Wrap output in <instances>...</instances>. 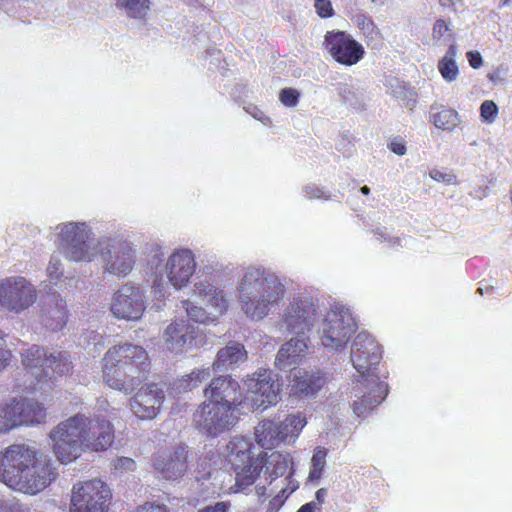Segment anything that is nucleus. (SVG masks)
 I'll return each mask as SVG.
<instances>
[{"instance_id": "obj_24", "label": "nucleus", "mask_w": 512, "mask_h": 512, "mask_svg": "<svg viewBox=\"0 0 512 512\" xmlns=\"http://www.w3.org/2000/svg\"><path fill=\"white\" fill-rule=\"evenodd\" d=\"M103 379L110 388L129 394L140 385L144 377L139 375L137 367L126 369L123 366L105 362Z\"/></svg>"}, {"instance_id": "obj_63", "label": "nucleus", "mask_w": 512, "mask_h": 512, "mask_svg": "<svg viewBox=\"0 0 512 512\" xmlns=\"http://www.w3.org/2000/svg\"><path fill=\"white\" fill-rule=\"evenodd\" d=\"M397 242H398V240H393V243L391 244V246H394Z\"/></svg>"}, {"instance_id": "obj_25", "label": "nucleus", "mask_w": 512, "mask_h": 512, "mask_svg": "<svg viewBox=\"0 0 512 512\" xmlns=\"http://www.w3.org/2000/svg\"><path fill=\"white\" fill-rule=\"evenodd\" d=\"M187 458L186 448L179 446L173 452L156 456L154 467L166 480H177L187 471Z\"/></svg>"}, {"instance_id": "obj_57", "label": "nucleus", "mask_w": 512, "mask_h": 512, "mask_svg": "<svg viewBox=\"0 0 512 512\" xmlns=\"http://www.w3.org/2000/svg\"><path fill=\"white\" fill-rule=\"evenodd\" d=\"M319 510L318 505L315 502H309L303 505L297 512H316Z\"/></svg>"}, {"instance_id": "obj_29", "label": "nucleus", "mask_w": 512, "mask_h": 512, "mask_svg": "<svg viewBox=\"0 0 512 512\" xmlns=\"http://www.w3.org/2000/svg\"><path fill=\"white\" fill-rule=\"evenodd\" d=\"M429 120L443 131H453L461 122L459 113L449 107L433 104L429 111Z\"/></svg>"}, {"instance_id": "obj_30", "label": "nucleus", "mask_w": 512, "mask_h": 512, "mask_svg": "<svg viewBox=\"0 0 512 512\" xmlns=\"http://www.w3.org/2000/svg\"><path fill=\"white\" fill-rule=\"evenodd\" d=\"M21 425L40 424L46 420V408L34 399H17Z\"/></svg>"}, {"instance_id": "obj_20", "label": "nucleus", "mask_w": 512, "mask_h": 512, "mask_svg": "<svg viewBox=\"0 0 512 512\" xmlns=\"http://www.w3.org/2000/svg\"><path fill=\"white\" fill-rule=\"evenodd\" d=\"M199 334V329L193 324L184 319H176L164 329L162 340L167 350L181 354L197 347Z\"/></svg>"}, {"instance_id": "obj_22", "label": "nucleus", "mask_w": 512, "mask_h": 512, "mask_svg": "<svg viewBox=\"0 0 512 512\" xmlns=\"http://www.w3.org/2000/svg\"><path fill=\"white\" fill-rule=\"evenodd\" d=\"M104 362L128 367H137L139 375L145 377L149 367L148 353L138 345L124 343L111 347L105 354Z\"/></svg>"}, {"instance_id": "obj_55", "label": "nucleus", "mask_w": 512, "mask_h": 512, "mask_svg": "<svg viewBox=\"0 0 512 512\" xmlns=\"http://www.w3.org/2000/svg\"><path fill=\"white\" fill-rule=\"evenodd\" d=\"M388 147L396 155L402 156L406 153V146L401 141H391Z\"/></svg>"}, {"instance_id": "obj_49", "label": "nucleus", "mask_w": 512, "mask_h": 512, "mask_svg": "<svg viewBox=\"0 0 512 512\" xmlns=\"http://www.w3.org/2000/svg\"><path fill=\"white\" fill-rule=\"evenodd\" d=\"M354 21L359 29L364 33H372L375 29V25L371 18L364 14H358L355 16Z\"/></svg>"}, {"instance_id": "obj_3", "label": "nucleus", "mask_w": 512, "mask_h": 512, "mask_svg": "<svg viewBox=\"0 0 512 512\" xmlns=\"http://www.w3.org/2000/svg\"><path fill=\"white\" fill-rule=\"evenodd\" d=\"M380 346L367 332H360L354 339L351 347L350 360L359 374L352 395L357 398L353 401V412L363 416L366 412L379 405L388 394V387L381 381L377 366L381 360Z\"/></svg>"}, {"instance_id": "obj_62", "label": "nucleus", "mask_w": 512, "mask_h": 512, "mask_svg": "<svg viewBox=\"0 0 512 512\" xmlns=\"http://www.w3.org/2000/svg\"><path fill=\"white\" fill-rule=\"evenodd\" d=\"M511 0H500L502 6H508Z\"/></svg>"}, {"instance_id": "obj_13", "label": "nucleus", "mask_w": 512, "mask_h": 512, "mask_svg": "<svg viewBox=\"0 0 512 512\" xmlns=\"http://www.w3.org/2000/svg\"><path fill=\"white\" fill-rule=\"evenodd\" d=\"M22 364L27 373L40 381L42 378H53L71 371L72 363L67 352L55 351L50 354L44 349L33 346L22 354Z\"/></svg>"}, {"instance_id": "obj_37", "label": "nucleus", "mask_w": 512, "mask_h": 512, "mask_svg": "<svg viewBox=\"0 0 512 512\" xmlns=\"http://www.w3.org/2000/svg\"><path fill=\"white\" fill-rule=\"evenodd\" d=\"M338 94L346 104L355 109H360L364 106L365 96L360 87L348 83H340Z\"/></svg>"}, {"instance_id": "obj_17", "label": "nucleus", "mask_w": 512, "mask_h": 512, "mask_svg": "<svg viewBox=\"0 0 512 512\" xmlns=\"http://www.w3.org/2000/svg\"><path fill=\"white\" fill-rule=\"evenodd\" d=\"M146 291L140 285L123 284L112 296L110 309L121 320L137 321L146 310Z\"/></svg>"}, {"instance_id": "obj_42", "label": "nucleus", "mask_w": 512, "mask_h": 512, "mask_svg": "<svg viewBox=\"0 0 512 512\" xmlns=\"http://www.w3.org/2000/svg\"><path fill=\"white\" fill-rule=\"evenodd\" d=\"M498 113L497 105L491 100H485L480 106V115L484 122L493 123Z\"/></svg>"}, {"instance_id": "obj_12", "label": "nucleus", "mask_w": 512, "mask_h": 512, "mask_svg": "<svg viewBox=\"0 0 512 512\" xmlns=\"http://www.w3.org/2000/svg\"><path fill=\"white\" fill-rule=\"evenodd\" d=\"M246 412L265 409L279 400L280 384L277 375L269 369H259L244 380Z\"/></svg>"}, {"instance_id": "obj_26", "label": "nucleus", "mask_w": 512, "mask_h": 512, "mask_svg": "<svg viewBox=\"0 0 512 512\" xmlns=\"http://www.w3.org/2000/svg\"><path fill=\"white\" fill-rule=\"evenodd\" d=\"M289 379L292 392L299 396H313L326 383V378L320 371L308 372L303 369L291 370Z\"/></svg>"}, {"instance_id": "obj_11", "label": "nucleus", "mask_w": 512, "mask_h": 512, "mask_svg": "<svg viewBox=\"0 0 512 512\" xmlns=\"http://www.w3.org/2000/svg\"><path fill=\"white\" fill-rule=\"evenodd\" d=\"M240 411L227 404L204 400L193 414L195 427L208 436H218L231 430L239 421Z\"/></svg>"}, {"instance_id": "obj_58", "label": "nucleus", "mask_w": 512, "mask_h": 512, "mask_svg": "<svg viewBox=\"0 0 512 512\" xmlns=\"http://www.w3.org/2000/svg\"><path fill=\"white\" fill-rule=\"evenodd\" d=\"M326 496H327V489H325V488L318 489L315 494V497L319 503H323Z\"/></svg>"}, {"instance_id": "obj_41", "label": "nucleus", "mask_w": 512, "mask_h": 512, "mask_svg": "<svg viewBox=\"0 0 512 512\" xmlns=\"http://www.w3.org/2000/svg\"><path fill=\"white\" fill-rule=\"evenodd\" d=\"M64 267L62 260L58 255H52L46 267V275L51 283L57 284L63 277Z\"/></svg>"}, {"instance_id": "obj_5", "label": "nucleus", "mask_w": 512, "mask_h": 512, "mask_svg": "<svg viewBox=\"0 0 512 512\" xmlns=\"http://www.w3.org/2000/svg\"><path fill=\"white\" fill-rule=\"evenodd\" d=\"M54 238L61 253L70 262L91 263L98 255L94 231L85 221H67L56 225Z\"/></svg>"}, {"instance_id": "obj_36", "label": "nucleus", "mask_w": 512, "mask_h": 512, "mask_svg": "<svg viewBox=\"0 0 512 512\" xmlns=\"http://www.w3.org/2000/svg\"><path fill=\"white\" fill-rule=\"evenodd\" d=\"M17 399L0 407V433L21 425Z\"/></svg>"}, {"instance_id": "obj_44", "label": "nucleus", "mask_w": 512, "mask_h": 512, "mask_svg": "<svg viewBox=\"0 0 512 512\" xmlns=\"http://www.w3.org/2000/svg\"><path fill=\"white\" fill-rule=\"evenodd\" d=\"M316 13L321 18H330L334 15V9L330 0H313Z\"/></svg>"}, {"instance_id": "obj_32", "label": "nucleus", "mask_w": 512, "mask_h": 512, "mask_svg": "<svg viewBox=\"0 0 512 512\" xmlns=\"http://www.w3.org/2000/svg\"><path fill=\"white\" fill-rule=\"evenodd\" d=\"M67 321V304L62 298L57 299L54 305L44 309L42 322L50 330L62 329Z\"/></svg>"}, {"instance_id": "obj_56", "label": "nucleus", "mask_w": 512, "mask_h": 512, "mask_svg": "<svg viewBox=\"0 0 512 512\" xmlns=\"http://www.w3.org/2000/svg\"><path fill=\"white\" fill-rule=\"evenodd\" d=\"M9 512H34V510L25 504H14L10 507Z\"/></svg>"}, {"instance_id": "obj_6", "label": "nucleus", "mask_w": 512, "mask_h": 512, "mask_svg": "<svg viewBox=\"0 0 512 512\" xmlns=\"http://www.w3.org/2000/svg\"><path fill=\"white\" fill-rule=\"evenodd\" d=\"M197 268L196 256L192 250L180 248L174 250L165 260L162 272L154 273L148 280L151 293L158 299L169 294L170 286L176 290L186 288Z\"/></svg>"}, {"instance_id": "obj_4", "label": "nucleus", "mask_w": 512, "mask_h": 512, "mask_svg": "<svg viewBox=\"0 0 512 512\" xmlns=\"http://www.w3.org/2000/svg\"><path fill=\"white\" fill-rule=\"evenodd\" d=\"M287 292L284 280L262 266H248L239 275L236 295L240 311L252 321L265 319Z\"/></svg>"}, {"instance_id": "obj_50", "label": "nucleus", "mask_w": 512, "mask_h": 512, "mask_svg": "<svg viewBox=\"0 0 512 512\" xmlns=\"http://www.w3.org/2000/svg\"><path fill=\"white\" fill-rule=\"evenodd\" d=\"M430 177L432 179H434L435 181H437V182H445V183H448V184H453L454 180H455L453 175L444 173V172L439 171V170L431 171L430 172Z\"/></svg>"}, {"instance_id": "obj_61", "label": "nucleus", "mask_w": 512, "mask_h": 512, "mask_svg": "<svg viewBox=\"0 0 512 512\" xmlns=\"http://www.w3.org/2000/svg\"><path fill=\"white\" fill-rule=\"evenodd\" d=\"M361 192L365 195H368L370 193V188L367 186L361 187Z\"/></svg>"}, {"instance_id": "obj_15", "label": "nucleus", "mask_w": 512, "mask_h": 512, "mask_svg": "<svg viewBox=\"0 0 512 512\" xmlns=\"http://www.w3.org/2000/svg\"><path fill=\"white\" fill-rule=\"evenodd\" d=\"M36 287L23 276H10L0 281V308L19 314L37 300Z\"/></svg>"}, {"instance_id": "obj_2", "label": "nucleus", "mask_w": 512, "mask_h": 512, "mask_svg": "<svg viewBox=\"0 0 512 512\" xmlns=\"http://www.w3.org/2000/svg\"><path fill=\"white\" fill-rule=\"evenodd\" d=\"M52 460L24 444H13L0 452V481L9 488L36 495L57 478Z\"/></svg>"}, {"instance_id": "obj_39", "label": "nucleus", "mask_w": 512, "mask_h": 512, "mask_svg": "<svg viewBox=\"0 0 512 512\" xmlns=\"http://www.w3.org/2000/svg\"><path fill=\"white\" fill-rule=\"evenodd\" d=\"M116 7L130 18L142 19L150 10V0H117Z\"/></svg>"}, {"instance_id": "obj_8", "label": "nucleus", "mask_w": 512, "mask_h": 512, "mask_svg": "<svg viewBox=\"0 0 512 512\" xmlns=\"http://www.w3.org/2000/svg\"><path fill=\"white\" fill-rule=\"evenodd\" d=\"M321 315L318 301L299 293L291 297L282 309L278 326L283 332L305 334L315 326Z\"/></svg>"}, {"instance_id": "obj_51", "label": "nucleus", "mask_w": 512, "mask_h": 512, "mask_svg": "<svg viewBox=\"0 0 512 512\" xmlns=\"http://www.w3.org/2000/svg\"><path fill=\"white\" fill-rule=\"evenodd\" d=\"M467 60L470 64V66L474 69H478L483 64V59L481 54L478 51H468L467 54Z\"/></svg>"}, {"instance_id": "obj_1", "label": "nucleus", "mask_w": 512, "mask_h": 512, "mask_svg": "<svg viewBox=\"0 0 512 512\" xmlns=\"http://www.w3.org/2000/svg\"><path fill=\"white\" fill-rule=\"evenodd\" d=\"M114 438V427L109 420L90 419L81 413L59 422L49 432L52 452L64 465L78 459L83 452L106 451Z\"/></svg>"}, {"instance_id": "obj_59", "label": "nucleus", "mask_w": 512, "mask_h": 512, "mask_svg": "<svg viewBox=\"0 0 512 512\" xmlns=\"http://www.w3.org/2000/svg\"><path fill=\"white\" fill-rule=\"evenodd\" d=\"M461 0H439L440 5L445 8H453Z\"/></svg>"}, {"instance_id": "obj_34", "label": "nucleus", "mask_w": 512, "mask_h": 512, "mask_svg": "<svg viewBox=\"0 0 512 512\" xmlns=\"http://www.w3.org/2000/svg\"><path fill=\"white\" fill-rule=\"evenodd\" d=\"M306 424V418L299 412L287 416L280 424H278L282 442L293 443L298 438Z\"/></svg>"}, {"instance_id": "obj_47", "label": "nucleus", "mask_w": 512, "mask_h": 512, "mask_svg": "<svg viewBox=\"0 0 512 512\" xmlns=\"http://www.w3.org/2000/svg\"><path fill=\"white\" fill-rule=\"evenodd\" d=\"M299 99V93L292 88H286L279 93V100L287 107L296 106Z\"/></svg>"}, {"instance_id": "obj_14", "label": "nucleus", "mask_w": 512, "mask_h": 512, "mask_svg": "<svg viewBox=\"0 0 512 512\" xmlns=\"http://www.w3.org/2000/svg\"><path fill=\"white\" fill-rule=\"evenodd\" d=\"M112 493L100 479L76 482L71 489L70 512H108Z\"/></svg>"}, {"instance_id": "obj_28", "label": "nucleus", "mask_w": 512, "mask_h": 512, "mask_svg": "<svg viewBox=\"0 0 512 512\" xmlns=\"http://www.w3.org/2000/svg\"><path fill=\"white\" fill-rule=\"evenodd\" d=\"M247 359V351L243 344L238 342H229L226 346L218 350L212 367L214 370L233 369L244 363Z\"/></svg>"}, {"instance_id": "obj_46", "label": "nucleus", "mask_w": 512, "mask_h": 512, "mask_svg": "<svg viewBox=\"0 0 512 512\" xmlns=\"http://www.w3.org/2000/svg\"><path fill=\"white\" fill-rule=\"evenodd\" d=\"M113 467L119 473L132 472L136 469V462L129 457H118L113 461Z\"/></svg>"}, {"instance_id": "obj_45", "label": "nucleus", "mask_w": 512, "mask_h": 512, "mask_svg": "<svg viewBox=\"0 0 512 512\" xmlns=\"http://www.w3.org/2000/svg\"><path fill=\"white\" fill-rule=\"evenodd\" d=\"M11 357L12 352L6 344L5 334L0 331V371L9 365Z\"/></svg>"}, {"instance_id": "obj_38", "label": "nucleus", "mask_w": 512, "mask_h": 512, "mask_svg": "<svg viewBox=\"0 0 512 512\" xmlns=\"http://www.w3.org/2000/svg\"><path fill=\"white\" fill-rule=\"evenodd\" d=\"M209 368H196L191 373L183 376L175 383L179 391H189L198 387L203 381L210 377Z\"/></svg>"}, {"instance_id": "obj_16", "label": "nucleus", "mask_w": 512, "mask_h": 512, "mask_svg": "<svg viewBox=\"0 0 512 512\" xmlns=\"http://www.w3.org/2000/svg\"><path fill=\"white\" fill-rule=\"evenodd\" d=\"M264 458V476L271 484L278 477H282L289 471V477L284 481H288L286 487H281L277 495L270 501L272 508H277L283 504L284 500L298 488V483L291 478L294 473L293 461L290 453L273 451L270 454L267 452L260 453Z\"/></svg>"}, {"instance_id": "obj_53", "label": "nucleus", "mask_w": 512, "mask_h": 512, "mask_svg": "<svg viewBox=\"0 0 512 512\" xmlns=\"http://www.w3.org/2000/svg\"><path fill=\"white\" fill-rule=\"evenodd\" d=\"M230 507V504L227 502H217L213 506H208L199 512H227Z\"/></svg>"}, {"instance_id": "obj_64", "label": "nucleus", "mask_w": 512, "mask_h": 512, "mask_svg": "<svg viewBox=\"0 0 512 512\" xmlns=\"http://www.w3.org/2000/svg\"><path fill=\"white\" fill-rule=\"evenodd\" d=\"M477 291H478L480 294H482V293H483L482 288H478V290H477Z\"/></svg>"}, {"instance_id": "obj_54", "label": "nucleus", "mask_w": 512, "mask_h": 512, "mask_svg": "<svg viewBox=\"0 0 512 512\" xmlns=\"http://www.w3.org/2000/svg\"><path fill=\"white\" fill-rule=\"evenodd\" d=\"M247 112L250 113L255 119H258L259 121H261L264 124H267L268 122H270L269 117L265 116L264 113L255 106L249 107L247 109Z\"/></svg>"}, {"instance_id": "obj_19", "label": "nucleus", "mask_w": 512, "mask_h": 512, "mask_svg": "<svg viewBox=\"0 0 512 512\" xmlns=\"http://www.w3.org/2000/svg\"><path fill=\"white\" fill-rule=\"evenodd\" d=\"M323 44L335 61L346 66L357 64L364 56L362 45L343 31H328Z\"/></svg>"}, {"instance_id": "obj_40", "label": "nucleus", "mask_w": 512, "mask_h": 512, "mask_svg": "<svg viewBox=\"0 0 512 512\" xmlns=\"http://www.w3.org/2000/svg\"><path fill=\"white\" fill-rule=\"evenodd\" d=\"M182 308L186 311L187 316L198 323L211 324L215 323L216 319L212 314L206 311L203 307L197 306L189 300L182 301Z\"/></svg>"}, {"instance_id": "obj_9", "label": "nucleus", "mask_w": 512, "mask_h": 512, "mask_svg": "<svg viewBox=\"0 0 512 512\" xmlns=\"http://www.w3.org/2000/svg\"><path fill=\"white\" fill-rule=\"evenodd\" d=\"M97 246L104 272L118 279L125 278L132 272L137 257L133 243L103 237L97 240Z\"/></svg>"}, {"instance_id": "obj_7", "label": "nucleus", "mask_w": 512, "mask_h": 512, "mask_svg": "<svg viewBox=\"0 0 512 512\" xmlns=\"http://www.w3.org/2000/svg\"><path fill=\"white\" fill-rule=\"evenodd\" d=\"M254 446L244 437H233L227 444V457L235 474L231 492L239 493L250 487L264 468V458L256 454Z\"/></svg>"}, {"instance_id": "obj_43", "label": "nucleus", "mask_w": 512, "mask_h": 512, "mask_svg": "<svg viewBox=\"0 0 512 512\" xmlns=\"http://www.w3.org/2000/svg\"><path fill=\"white\" fill-rule=\"evenodd\" d=\"M450 28L448 24L442 20L439 19L435 22L433 29H432V37L433 39L439 41V40H448L450 38Z\"/></svg>"}, {"instance_id": "obj_33", "label": "nucleus", "mask_w": 512, "mask_h": 512, "mask_svg": "<svg viewBox=\"0 0 512 512\" xmlns=\"http://www.w3.org/2000/svg\"><path fill=\"white\" fill-rule=\"evenodd\" d=\"M457 54V45L454 43L450 44L445 55L438 61L437 69L447 83L455 82L459 77L460 71L456 61Z\"/></svg>"}, {"instance_id": "obj_18", "label": "nucleus", "mask_w": 512, "mask_h": 512, "mask_svg": "<svg viewBox=\"0 0 512 512\" xmlns=\"http://www.w3.org/2000/svg\"><path fill=\"white\" fill-rule=\"evenodd\" d=\"M205 400L218 404H227L232 409L246 412L245 394L240 384L229 375L218 376L211 380L203 390Z\"/></svg>"}, {"instance_id": "obj_31", "label": "nucleus", "mask_w": 512, "mask_h": 512, "mask_svg": "<svg viewBox=\"0 0 512 512\" xmlns=\"http://www.w3.org/2000/svg\"><path fill=\"white\" fill-rule=\"evenodd\" d=\"M255 439L263 449H272L278 446L282 442L278 423L272 420L260 422L255 428Z\"/></svg>"}, {"instance_id": "obj_10", "label": "nucleus", "mask_w": 512, "mask_h": 512, "mask_svg": "<svg viewBox=\"0 0 512 512\" xmlns=\"http://www.w3.org/2000/svg\"><path fill=\"white\" fill-rule=\"evenodd\" d=\"M356 322L350 310L335 304L325 315L320 330V341L329 351H341L356 331Z\"/></svg>"}, {"instance_id": "obj_35", "label": "nucleus", "mask_w": 512, "mask_h": 512, "mask_svg": "<svg viewBox=\"0 0 512 512\" xmlns=\"http://www.w3.org/2000/svg\"><path fill=\"white\" fill-rule=\"evenodd\" d=\"M327 453V449L322 446L313 449L307 477L309 482L318 483L322 478L327 464Z\"/></svg>"}, {"instance_id": "obj_52", "label": "nucleus", "mask_w": 512, "mask_h": 512, "mask_svg": "<svg viewBox=\"0 0 512 512\" xmlns=\"http://www.w3.org/2000/svg\"><path fill=\"white\" fill-rule=\"evenodd\" d=\"M135 512H166V508L159 504L145 503L138 507Z\"/></svg>"}, {"instance_id": "obj_27", "label": "nucleus", "mask_w": 512, "mask_h": 512, "mask_svg": "<svg viewBox=\"0 0 512 512\" xmlns=\"http://www.w3.org/2000/svg\"><path fill=\"white\" fill-rule=\"evenodd\" d=\"M299 335L300 336L291 338L279 349L275 359V364L280 369L297 364L306 356L309 348V338L304 334Z\"/></svg>"}, {"instance_id": "obj_60", "label": "nucleus", "mask_w": 512, "mask_h": 512, "mask_svg": "<svg viewBox=\"0 0 512 512\" xmlns=\"http://www.w3.org/2000/svg\"><path fill=\"white\" fill-rule=\"evenodd\" d=\"M256 493L259 497H262L265 495L266 487L264 485H257L256 486Z\"/></svg>"}, {"instance_id": "obj_21", "label": "nucleus", "mask_w": 512, "mask_h": 512, "mask_svg": "<svg viewBox=\"0 0 512 512\" xmlns=\"http://www.w3.org/2000/svg\"><path fill=\"white\" fill-rule=\"evenodd\" d=\"M164 399L163 386L149 383L142 386L129 400L130 410L141 420H152L159 414Z\"/></svg>"}, {"instance_id": "obj_23", "label": "nucleus", "mask_w": 512, "mask_h": 512, "mask_svg": "<svg viewBox=\"0 0 512 512\" xmlns=\"http://www.w3.org/2000/svg\"><path fill=\"white\" fill-rule=\"evenodd\" d=\"M193 293L202 300L216 320L227 313L229 308L227 292L208 279L196 280L193 285Z\"/></svg>"}, {"instance_id": "obj_48", "label": "nucleus", "mask_w": 512, "mask_h": 512, "mask_svg": "<svg viewBox=\"0 0 512 512\" xmlns=\"http://www.w3.org/2000/svg\"><path fill=\"white\" fill-rule=\"evenodd\" d=\"M305 196L308 199H328L329 193L322 187H319L315 184L306 185L303 188Z\"/></svg>"}]
</instances>
